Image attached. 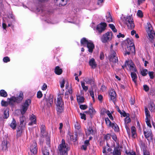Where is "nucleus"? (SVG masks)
<instances>
[{
	"mask_svg": "<svg viewBox=\"0 0 155 155\" xmlns=\"http://www.w3.org/2000/svg\"><path fill=\"white\" fill-rule=\"evenodd\" d=\"M58 150L60 153L62 155H67V152L68 150V146L67 144H66L64 140L62 139L61 143L60 144L58 147Z\"/></svg>",
	"mask_w": 155,
	"mask_h": 155,
	"instance_id": "1",
	"label": "nucleus"
},
{
	"mask_svg": "<svg viewBox=\"0 0 155 155\" xmlns=\"http://www.w3.org/2000/svg\"><path fill=\"white\" fill-rule=\"evenodd\" d=\"M124 22L127 25L128 28L132 29L134 27L133 19L130 16L124 17Z\"/></svg>",
	"mask_w": 155,
	"mask_h": 155,
	"instance_id": "2",
	"label": "nucleus"
},
{
	"mask_svg": "<svg viewBox=\"0 0 155 155\" xmlns=\"http://www.w3.org/2000/svg\"><path fill=\"white\" fill-rule=\"evenodd\" d=\"M147 31L149 37V39L151 41H153L154 37L155 36V32L153 30V28L150 23H147Z\"/></svg>",
	"mask_w": 155,
	"mask_h": 155,
	"instance_id": "3",
	"label": "nucleus"
},
{
	"mask_svg": "<svg viewBox=\"0 0 155 155\" xmlns=\"http://www.w3.org/2000/svg\"><path fill=\"white\" fill-rule=\"evenodd\" d=\"M109 60L112 64V67H114L113 64L117 63L118 60L116 53L114 50H111L109 56Z\"/></svg>",
	"mask_w": 155,
	"mask_h": 155,
	"instance_id": "4",
	"label": "nucleus"
},
{
	"mask_svg": "<svg viewBox=\"0 0 155 155\" xmlns=\"http://www.w3.org/2000/svg\"><path fill=\"white\" fill-rule=\"evenodd\" d=\"M113 34L111 31L107 32L103 35L101 38V41L106 43L110 41L112 39Z\"/></svg>",
	"mask_w": 155,
	"mask_h": 155,
	"instance_id": "5",
	"label": "nucleus"
},
{
	"mask_svg": "<svg viewBox=\"0 0 155 155\" xmlns=\"http://www.w3.org/2000/svg\"><path fill=\"white\" fill-rule=\"evenodd\" d=\"M31 102V100L28 99L22 104L21 108V112L22 114L23 115L25 113Z\"/></svg>",
	"mask_w": 155,
	"mask_h": 155,
	"instance_id": "6",
	"label": "nucleus"
},
{
	"mask_svg": "<svg viewBox=\"0 0 155 155\" xmlns=\"http://www.w3.org/2000/svg\"><path fill=\"white\" fill-rule=\"evenodd\" d=\"M23 98L24 95L23 92L22 91H20L19 95L17 97H12L10 99L8 98V100H9L10 101V103L12 101L14 102L20 103L22 100Z\"/></svg>",
	"mask_w": 155,
	"mask_h": 155,
	"instance_id": "7",
	"label": "nucleus"
},
{
	"mask_svg": "<svg viewBox=\"0 0 155 155\" xmlns=\"http://www.w3.org/2000/svg\"><path fill=\"white\" fill-rule=\"evenodd\" d=\"M143 132L144 136L148 140H152L153 135L150 129L147 130L146 128H145L143 130Z\"/></svg>",
	"mask_w": 155,
	"mask_h": 155,
	"instance_id": "8",
	"label": "nucleus"
},
{
	"mask_svg": "<svg viewBox=\"0 0 155 155\" xmlns=\"http://www.w3.org/2000/svg\"><path fill=\"white\" fill-rule=\"evenodd\" d=\"M107 26V24L105 22H102L98 24L97 27V29L98 31L101 33L103 31H104Z\"/></svg>",
	"mask_w": 155,
	"mask_h": 155,
	"instance_id": "9",
	"label": "nucleus"
},
{
	"mask_svg": "<svg viewBox=\"0 0 155 155\" xmlns=\"http://www.w3.org/2000/svg\"><path fill=\"white\" fill-rule=\"evenodd\" d=\"M30 150L31 153L34 155L37 153L38 151L37 144L35 142H33L31 144L30 147Z\"/></svg>",
	"mask_w": 155,
	"mask_h": 155,
	"instance_id": "10",
	"label": "nucleus"
},
{
	"mask_svg": "<svg viewBox=\"0 0 155 155\" xmlns=\"http://www.w3.org/2000/svg\"><path fill=\"white\" fill-rule=\"evenodd\" d=\"M127 63L131 71L133 72L136 71L137 70L135 68V66L131 60H130L127 61Z\"/></svg>",
	"mask_w": 155,
	"mask_h": 155,
	"instance_id": "11",
	"label": "nucleus"
},
{
	"mask_svg": "<svg viewBox=\"0 0 155 155\" xmlns=\"http://www.w3.org/2000/svg\"><path fill=\"white\" fill-rule=\"evenodd\" d=\"M68 0H54L55 5L60 7L65 5L67 3Z\"/></svg>",
	"mask_w": 155,
	"mask_h": 155,
	"instance_id": "12",
	"label": "nucleus"
},
{
	"mask_svg": "<svg viewBox=\"0 0 155 155\" xmlns=\"http://www.w3.org/2000/svg\"><path fill=\"white\" fill-rule=\"evenodd\" d=\"M88 48V51L91 53L93 52V50L94 48V45L91 41H89V43L86 46Z\"/></svg>",
	"mask_w": 155,
	"mask_h": 155,
	"instance_id": "13",
	"label": "nucleus"
},
{
	"mask_svg": "<svg viewBox=\"0 0 155 155\" xmlns=\"http://www.w3.org/2000/svg\"><path fill=\"white\" fill-rule=\"evenodd\" d=\"M93 130L92 126L91 124H88V126L87 127V129L86 130V133L87 135H89L93 133Z\"/></svg>",
	"mask_w": 155,
	"mask_h": 155,
	"instance_id": "14",
	"label": "nucleus"
},
{
	"mask_svg": "<svg viewBox=\"0 0 155 155\" xmlns=\"http://www.w3.org/2000/svg\"><path fill=\"white\" fill-rule=\"evenodd\" d=\"M89 64L90 66L92 68L94 69L96 67L97 64L95 59L93 58H92L89 60Z\"/></svg>",
	"mask_w": 155,
	"mask_h": 155,
	"instance_id": "15",
	"label": "nucleus"
},
{
	"mask_svg": "<svg viewBox=\"0 0 155 155\" xmlns=\"http://www.w3.org/2000/svg\"><path fill=\"white\" fill-rule=\"evenodd\" d=\"M56 106H63L64 103L62 100V97L61 96H58L57 97V101L55 103Z\"/></svg>",
	"mask_w": 155,
	"mask_h": 155,
	"instance_id": "16",
	"label": "nucleus"
},
{
	"mask_svg": "<svg viewBox=\"0 0 155 155\" xmlns=\"http://www.w3.org/2000/svg\"><path fill=\"white\" fill-rule=\"evenodd\" d=\"M109 94L111 100L114 101L115 100L116 96L115 92L113 90H110Z\"/></svg>",
	"mask_w": 155,
	"mask_h": 155,
	"instance_id": "17",
	"label": "nucleus"
},
{
	"mask_svg": "<svg viewBox=\"0 0 155 155\" xmlns=\"http://www.w3.org/2000/svg\"><path fill=\"white\" fill-rule=\"evenodd\" d=\"M91 40L87 39L86 38H84L81 39V43L82 46H87L89 41Z\"/></svg>",
	"mask_w": 155,
	"mask_h": 155,
	"instance_id": "18",
	"label": "nucleus"
},
{
	"mask_svg": "<svg viewBox=\"0 0 155 155\" xmlns=\"http://www.w3.org/2000/svg\"><path fill=\"white\" fill-rule=\"evenodd\" d=\"M30 122L29 123V125H32L36 123V117L33 115H32L30 117Z\"/></svg>",
	"mask_w": 155,
	"mask_h": 155,
	"instance_id": "19",
	"label": "nucleus"
},
{
	"mask_svg": "<svg viewBox=\"0 0 155 155\" xmlns=\"http://www.w3.org/2000/svg\"><path fill=\"white\" fill-rule=\"evenodd\" d=\"M106 18L107 22H110L113 21L110 12H107L106 15Z\"/></svg>",
	"mask_w": 155,
	"mask_h": 155,
	"instance_id": "20",
	"label": "nucleus"
},
{
	"mask_svg": "<svg viewBox=\"0 0 155 155\" xmlns=\"http://www.w3.org/2000/svg\"><path fill=\"white\" fill-rule=\"evenodd\" d=\"M113 155H120L121 151L119 147H115L113 151Z\"/></svg>",
	"mask_w": 155,
	"mask_h": 155,
	"instance_id": "21",
	"label": "nucleus"
},
{
	"mask_svg": "<svg viewBox=\"0 0 155 155\" xmlns=\"http://www.w3.org/2000/svg\"><path fill=\"white\" fill-rule=\"evenodd\" d=\"M41 134L44 137L47 136L46 132L45 131V127L44 125H42L41 128Z\"/></svg>",
	"mask_w": 155,
	"mask_h": 155,
	"instance_id": "22",
	"label": "nucleus"
},
{
	"mask_svg": "<svg viewBox=\"0 0 155 155\" xmlns=\"http://www.w3.org/2000/svg\"><path fill=\"white\" fill-rule=\"evenodd\" d=\"M149 108L151 111H155V105L153 102H150L149 105Z\"/></svg>",
	"mask_w": 155,
	"mask_h": 155,
	"instance_id": "23",
	"label": "nucleus"
},
{
	"mask_svg": "<svg viewBox=\"0 0 155 155\" xmlns=\"http://www.w3.org/2000/svg\"><path fill=\"white\" fill-rule=\"evenodd\" d=\"M47 105L48 107L51 106L53 103V100L51 96L49 97L47 100Z\"/></svg>",
	"mask_w": 155,
	"mask_h": 155,
	"instance_id": "24",
	"label": "nucleus"
},
{
	"mask_svg": "<svg viewBox=\"0 0 155 155\" xmlns=\"http://www.w3.org/2000/svg\"><path fill=\"white\" fill-rule=\"evenodd\" d=\"M133 71L131 73V77L132 78L133 81L136 83L137 82V76L136 74Z\"/></svg>",
	"mask_w": 155,
	"mask_h": 155,
	"instance_id": "25",
	"label": "nucleus"
},
{
	"mask_svg": "<svg viewBox=\"0 0 155 155\" xmlns=\"http://www.w3.org/2000/svg\"><path fill=\"white\" fill-rule=\"evenodd\" d=\"M86 114H89L90 115L93 114H94L95 113V111L94 109L92 107H91L89 108V110L88 111H86L85 112Z\"/></svg>",
	"mask_w": 155,
	"mask_h": 155,
	"instance_id": "26",
	"label": "nucleus"
},
{
	"mask_svg": "<svg viewBox=\"0 0 155 155\" xmlns=\"http://www.w3.org/2000/svg\"><path fill=\"white\" fill-rule=\"evenodd\" d=\"M8 142L7 140H4L2 143V149L4 150H5L7 149Z\"/></svg>",
	"mask_w": 155,
	"mask_h": 155,
	"instance_id": "27",
	"label": "nucleus"
},
{
	"mask_svg": "<svg viewBox=\"0 0 155 155\" xmlns=\"http://www.w3.org/2000/svg\"><path fill=\"white\" fill-rule=\"evenodd\" d=\"M54 72L56 74L60 75L62 73V71L61 69L60 68L59 66H58L55 67Z\"/></svg>",
	"mask_w": 155,
	"mask_h": 155,
	"instance_id": "28",
	"label": "nucleus"
},
{
	"mask_svg": "<svg viewBox=\"0 0 155 155\" xmlns=\"http://www.w3.org/2000/svg\"><path fill=\"white\" fill-rule=\"evenodd\" d=\"M132 136L133 137L135 138L136 136V129L135 127L132 126L131 128Z\"/></svg>",
	"mask_w": 155,
	"mask_h": 155,
	"instance_id": "29",
	"label": "nucleus"
},
{
	"mask_svg": "<svg viewBox=\"0 0 155 155\" xmlns=\"http://www.w3.org/2000/svg\"><path fill=\"white\" fill-rule=\"evenodd\" d=\"M25 117L24 116H22L21 117H20V125L21 127H24V126H25Z\"/></svg>",
	"mask_w": 155,
	"mask_h": 155,
	"instance_id": "30",
	"label": "nucleus"
},
{
	"mask_svg": "<svg viewBox=\"0 0 155 155\" xmlns=\"http://www.w3.org/2000/svg\"><path fill=\"white\" fill-rule=\"evenodd\" d=\"M145 114L146 119H151V117L150 114V112L147 107L145 108Z\"/></svg>",
	"mask_w": 155,
	"mask_h": 155,
	"instance_id": "31",
	"label": "nucleus"
},
{
	"mask_svg": "<svg viewBox=\"0 0 155 155\" xmlns=\"http://www.w3.org/2000/svg\"><path fill=\"white\" fill-rule=\"evenodd\" d=\"M127 46L131 47L132 46H134L133 41L132 39H127Z\"/></svg>",
	"mask_w": 155,
	"mask_h": 155,
	"instance_id": "32",
	"label": "nucleus"
},
{
	"mask_svg": "<svg viewBox=\"0 0 155 155\" xmlns=\"http://www.w3.org/2000/svg\"><path fill=\"white\" fill-rule=\"evenodd\" d=\"M9 116V109L6 108L4 110V118L7 119Z\"/></svg>",
	"mask_w": 155,
	"mask_h": 155,
	"instance_id": "33",
	"label": "nucleus"
},
{
	"mask_svg": "<svg viewBox=\"0 0 155 155\" xmlns=\"http://www.w3.org/2000/svg\"><path fill=\"white\" fill-rule=\"evenodd\" d=\"M56 110L59 114L62 112L64 110V107L63 106H57Z\"/></svg>",
	"mask_w": 155,
	"mask_h": 155,
	"instance_id": "34",
	"label": "nucleus"
},
{
	"mask_svg": "<svg viewBox=\"0 0 155 155\" xmlns=\"http://www.w3.org/2000/svg\"><path fill=\"white\" fill-rule=\"evenodd\" d=\"M17 126L16 122L15 120L13 119L12 121L10 124L11 127L13 129H15Z\"/></svg>",
	"mask_w": 155,
	"mask_h": 155,
	"instance_id": "35",
	"label": "nucleus"
},
{
	"mask_svg": "<svg viewBox=\"0 0 155 155\" xmlns=\"http://www.w3.org/2000/svg\"><path fill=\"white\" fill-rule=\"evenodd\" d=\"M115 131L118 132L119 130V128L117 125L115 123H113L110 126Z\"/></svg>",
	"mask_w": 155,
	"mask_h": 155,
	"instance_id": "36",
	"label": "nucleus"
},
{
	"mask_svg": "<svg viewBox=\"0 0 155 155\" xmlns=\"http://www.w3.org/2000/svg\"><path fill=\"white\" fill-rule=\"evenodd\" d=\"M0 96L4 97H6L7 96V94L4 90H1L0 91Z\"/></svg>",
	"mask_w": 155,
	"mask_h": 155,
	"instance_id": "37",
	"label": "nucleus"
},
{
	"mask_svg": "<svg viewBox=\"0 0 155 155\" xmlns=\"http://www.w3.org/2000/svg\"><path fill=\"white\" fill-rule=\"evenodd\" d=\"M78 102L79 103H82L84 101V98L82 97L79 95L77 96Z\"/></svg>",
	"mask_w": 155,
	"mask_h": 155,
	"instance_id": "38",
	"label": "nucleus"
},
{
	"mask_svg": "<svg viewBox=\"0 0 155 155\" xmlns=\"http://www.w3.org/2000/svg\"><path fill=\"white\" fill-rule=\"evenodd\" d=\"M42 152L43 155H49L48 150L45 147L42 148Z\"/></svg>",
	"mask_w": 155,
	"mask_h": 155,
	"instance_id": "39",
	"label": "nucleus"
},
{
	"mask_svg": "<svg viewBox=\"0 0 155 155\" xmlns=\"http://www.w3.org/2000/svg\"><path fill=\"white\" fill-rule=\"evenodd\" d=\"M22 132V130L21 128L20 127L18 128V129L17 130V136L18 137L21 136Z\"/></svg>",
	"mask_w": 155,
	"mask_h": 155,
	"instance_id": "40",
	"label": "nucleus"
},
{
	"mask_svg": "<svg viewBox=\"0 0 155 155\" xmlns=\"http://www.w3.org/2000/svg\"><path fill=\"white\" fill-rule=\"evenodd\" d=\"M126 49H127L128 51L133 52L135 51V48L134 46H132L131 47L127 46V48Z\"/></svg>",
	"mask_w": 155,
	"mask_h": 155,
	"instance_id": "41",
	"label": "nucleus"
},
{
	"mask_svg": "<svg viewBox=\"0 0 155 155\" xmlns=\"http://www.w3.org/2000/svg\"><path fill=\"white\" fill-rule=\"evenodd\" d=\"M81 85L83 90L86 91L88 89V87L85 85L84 82H81Z\"/></svg>",
	"mask_w": 155,
	"mask_h": 155,
	"instance_id": "42",
	"label": "nucleus"
},
{
	"mask_svg": "<svg viewBox=\"0 0 155 155\" xmlns=\"http://www.w3.org/2000/svg\"><path fill=\"white\" fill-rule=\"evenodd\" d=\"M65 80L64 78H61L60 81V86L61 88H63L65 84Z\"/></svg>",
	"mask_w": 155,
	"mask_h": 155,
	"instance_id": "43",
	"label": "nucleus"
},
{
	"mask_svg": "<svg viewBox=\"0 0 155 155\" xmlns=\"http://www.w3.org/2000/svg\"><path fill=\"white\" fill-rule=\"evenodd\" d=\"M130 122V119L129 117H127L124 119L125 125H128V123Z\"/></svg>",
	"mask_w": 155,
	"mask_h": 155,
	"instance_id": "44",
	"label": "nucleus"
},
{
	"mask_svg": "<svg viewBox=\"0 0 155 155\" xmlns=\"http://www.w3.org/2000/svg\"><path fill=\"white\" fill-rule=\"evenodd\" d=\"M85 82L87 84H93L94 82V81L92 79L88 78L86 79Z\"/></svg>",
	"mask_w": 155,
	"mask_h": 155,
	"instance_id": "45",
	"label": "nucleus"
},
{
	"mask_svg": "<svg viewBox=\"0 0 155 155\" xmlns=\"http://www.w3.org/2000/svg\"><path fill=\"white\" fill-rule=\"evenodd\" d=\"M106 113L107 115L109 118L111 120H113V117L111 114L109 110H107L105 112Z\"/></svg>",
	"mask_w": 155,
	"mask_h": 155,
	"instance_id": "46",
	"label": "nucleus"
},
{
	"mask_svg": "<svg viewBox=\"0 0 155 155\" xmlns=\"http://www.w3.org/2000/svg\"><path fill=\"white\" fill-rule=\"evenodd\" d=\"M104 140H107L110 138L111 136L110 134H108L104 135Z\"/></svg>",
	"mask_w": 155,
	"mask_h": 155,
	"instance_id": "47",
	"label": "nucleus"
},
{
	"mask_svg": "<svg viewBox=\"0 0 155 155\" xmlns=\"http://www.w3.org/2000/svg\"><path fill=\"white\" fill-rule=\"evenodd\" d=\"M109 26L114 32H117V30L115 28L113 24H109Z\"/></svg>",
	"mask_w": 155,
	"mask_h": 155,
	"instance_id": "48",
	"label": "nucleus"
},
{
	"mask_svg": "<svg viewBox=\"0 0 155 155\" xmlns=\"http://www.w3.org/2000/svg\"><path fill=\"white\" fill-rule=\"evenodd\" d=\"M137 15L140 17L142 18L143 16V14L141 11L140 10H138L137 13Z\"/></svg>",
	"mask_w": 155,
	"mask_h": 155,
	"instance_id": "49",
	"label": "nucleus"
},
{
	"mask_svg": "<svg viewBox=\"0 0 155 155\" xmlns=\"http://www.w3.org/2000/svg\"><path fill=\"white\" fill-rule=\"evenodd\" d=\"M146 122L148 126L149 127L151 128L152 127L151 125L150 124V119H145Z\"/></svg>",
	"mask_w": 155,
	"mask_h": 155,
	"instance_id": "50",
	"label": "nucleus"
},
{
	"mask_svg": "<svg viewBox=\"0 0 155 155\" xmlns=\"http://www.w3.org/2000/svg\"><path fill=\"white\" fill-rule=\"evenodd\" d=\"M112 139L116 143H117L118 140L117 138V137L116 135L114 134H113L111 136Z\"/></svg>",
	"mask_w": 155,
	"mask_h": 155,
	"instance_id": "51",
	"label": "nucleus"
},
{
	"mask_svg": "<svg viewBox=\"0 0 155 155\" xmlns=\"http://www.w3.org/2000/svg\"><path fill=\"white\" fill-rule=\"evenodd\" d=\"M141 73L143 76H146L147 73V71L146 69H143L141 71Z\"/></svg>",
	"mask_w": 155,
	"mask_h": 155,
	"instance_id": "52",
	"label": "nucleus"
},
{
	"mask_svg": "<svg viewBox=\"0 0 155 155\" xmlns=\"http://www.w3.org/2000/svg\"><path fill=\"white\" fill-rule=\"evenodd\" d=\"M105 121L107 125L110 126L111 124L110 120L108 118H107L105 119Z\"/></svg>",
	"mask_w": 155,
	"mask_h": 155,
	"instance_id": "53",
	"label": "nucleus"
},
{
	"mask_svg": "<svg viewBox=\"0 0 155 155\" xmlns=\"http://www.w3.org/2000/svg\"><path fill=\"white\" fill-rule=\"evenodd\" d=\"M1 105L3 106H6L8 105V102L2 100L1 103Z\"/></svg>",
	"mask_w": 155,
	"mask_h": 155,
	"instance_id": "54",
	"label": "nucleus"
},
{
	"mask_svg": "<svg viewBox=\"0 0 155 155\" xmlns=\"http://www.w3.org/2000/svg\"><path fill=\"white\" fill-rule=\"evenodd\" d=\"M3 61L5 63L9 62L10 61V59L8 57H6L4 58L3 59Z\"/></svg>",
	"mask_w": 155,
	"mask_h": 155,
	"instance_id": "55",
	"label": "nucleus"
},
{
	"mask_svg": "<svg viewBox=\"0 0 155 155\" xmlns=\"http://www.w3.org/2000/svg\"><path fill=\"white\" fill-rule=\"evenodd\" d=\"M125 127L127 131V132L128 134L129 135H130V129L129 127V125H125Z\"/></svg>",
	"mask_w": 155,
	"mask_h": 155,
	"instance_id": "56",
	"label": "nucleus"
},
{
	"mask_svg": "<svg viewBox=\"0 0 155 155\" xmlns=\"http://www.w3.org/2000/svg\"><path fill=\"white\" fill-rule=\"evenodd\" d=\"M42 94L41 91H38L37 94V97L39 98H40L42 97Z\"/></svg>",
	"mask_w": 155,
	"mask_h": 155,
	"instance_id": "57",
	"label": "nucleus"
},
{
	"mask_svg": "<svg viewBox=\"0 0 155 155\" xmlns=\"http://www.w3.org/2000/svg\"><path fill=\"white\" fill-rule=\"evenodd\" d=\"M74 126L75 128L77 130H79L80 128V124L78 122H76Z\"/></svg>",
	"mask_w": 155,
	"mask_h": 155,
	"instance_id": "58",
	"label": "nucleus"
},
{
	"mask_svg": "<svg viewBox=\"0 0 155 155\" xmlns=\"http://www.w3.org/2000/svg\"><path fill=\"white\" fill-rule=\"evenodd\" d=\"M87 107L86 105H81L80 106V108L81 109L85 110L87 108Z\"/></svg>",
	"mask_w": 155,
	"mask_h": 155,
	"instance_id": "59",
	"label": "nucleus"
},
{
	"mask_svg": "<svg viewBox=\"0 0 155 155\" xmlns=\"http://www.w3.org/2000/svg\"><path fill=\"white\" fill-rule=\"evenodd\" d=\"M90 93L91 96V97L93 99V101H94V95L93 91H90Z\"/></svg>",
	"mask_w": 155,
	"mask_h": 155,
	"instance_id": "60",
	"label": "nucleus"
},
{
	"mask_svg": "<svg viewBox=\"0 0 155 155\" xmlns=\"http://www.w3.org/2000/svg\"><path fill=\"white\" fill-rule=\"evenodd\" d=\"M80 115L82 119H83L84 120H86V116L84 114L81 113H80Z\"/></svg>",
	"mask_w": 155,
	"mask_h": 155,
	"instance_id": "61",
	"label": "nucleus"
},
{
	"mask_svg": "<svg viewBox=\"0 0 155 155\" xmlns=\"http://www.w3.org/2000/svg\"><path fill=\"white\" fill-rule=\"evenodd\" d=\"M148 74H149V76L150 77V78L153 79V72H149L148 73Z\"/></svg>",
	"mask_w": 155,
	"mask_h": 155,
	"instance_id": "62",
	"label": "nucleus"
},
{
	"mask_svg": "<svg viewBox=\"0 0 155 155\" xmlns=\"http://www.w3.org/2000/svg\"><path fill=\"white\" fill-rule=\"evenodd\" d=\"M126 153L127 155H136L135 152H126Z\"/></svg>",
	"mask_w": 155,
	"mask_h": 155,
	"instance_id": "63",
	"label": "nucleus"
},
{
	"mask_svg": "<svg viewBox=\"0 0 155 155\" xmlns=\"http://www.w3.org/2000/svg\"><path fill=\"white\" fill-rule=\"evenodd\" d=\"M143 88L144 90L146 91H147L149 90V88L146 85H143Z\"/></svg>",
	"mask_w": 155,
	"mask_h": 155,
	"instance_id": "64",
	"label": "nucleus"
}]
</instances>
